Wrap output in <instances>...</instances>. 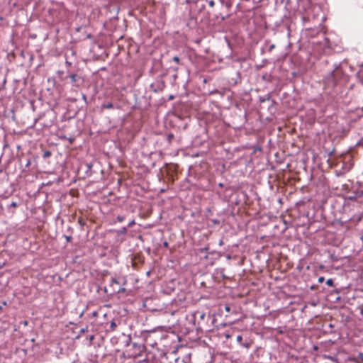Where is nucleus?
Segmentation results:
<instances>
[{"label": "nucleus", "mask_w": 363, "mask_h": 363, "mask_svg": "<svg viewBox=\"0 0 363 363\" xmlns=\"http://www.w3.org/2000/svg\"><path fill=\"white\" fill-rule=\"evenodd\" d=\"M143 307L150 311H162L174 315L175 310L168 308L166 303L162 301L160 296H147L143 301Z\"/></svg>", "instance_id": "nucleus-1"}, {"label": "nucleus", "mask_w": 363, "mask_h": 363, "mask_svg": "<svg viewBox=\"0 0 363 363\" xmlns=\"http://www.w3.org/2000/svg\"><path fill=\"white\" fill-rule=\"evenodd\" d=\"M125 284L126 279L124 277L111 278L109 285L105 286L104 291L107 295H116L125 291L124 287Z\"/></svg>", "instance_id": "nucleus-2"}, {"label": "nucleus", "mask_w": 363, "mask_h": 363, "mask_svg": "<svg viewBox=\"0 0 363 363\" xmlns=\"http://www.w3.org/2000/svg\"><path fill=\"white\" fill-rule=\"evenodd\" d=\"M344 77L345 75L340 69V65H335V69L324 78V84L327 86L333 89L337 85L339 81Z\"/></svg>", "instance_id": "nucleus-3"}, {"label": "nucleus", "mask_w": 363, "mask_h": 363, "mask_svg": "<svg viewBox=\"0 0 363 363\" xmlns=\"http://www.w3.org/2000/svg\"><path fill=\"white\" fill-rule=\"evenodd\" d=\"M168 308H172L177 311L179 308L186 307V298L185 296L174 297L169 303H166Z\"/></svg>", "instance_id": "nucleus-4"}, {"label": "nucleus", "mask_w": 363, "mask_h": 363, "mask_svg": "<svg viewBox=\"0 0 363 363\" xmlns=\"http://www.w3.org/2000/svg\"><path fill=\"white\" fill-rule=\"evenodd\" d=\"M150 87L151 91L155 93H160L164 90L165 87V84L162 79H156L154 82H152L150 84Z\"/></svg>", "instance_id": "nucleus-5"}, {"label": "nucleus", "mask_w": 363, "mask_h": 363, "mask_svg": "<svg viewBox=\"0 0 363 363\" xmlns=\"http://www.w3.org/2000/svg\"><path fill=\"white\" fill-rule=\"evenodd\" d=\"M101 324L104 325L105 330L107 333L114 331L118 325L114 319H111L110 321L107 320V322L101 323Z\"/></svg>", "instance_id": "nucleus-6"}, {"label": "nucleus", "mask_w": 363, "mask_h": 363, "mask_svg": "<svg viewBox=\"0 0 363 363\" xmlns=\"http://www.w3.org/2000/svg\"><path fill=\"white\" fill-rule=\"evenodd\" d=\"M68 77L70 79L71 83L73 86H79L83 82L81 77L77 74H71Z\"/></svg>", "instance_id": "nucleus-7"}, {"label": "nucleus", "mask_w": 363, "mask_h": 363, "mask_svg": "<svg viewBox=\"0 0 363 363\" xmlns=\"http://www.w3.org/2000/svg\"><path fill=\"white\" fill-rule=\"evenodd\" d=\"M363 194V191H357V192H355L351 195H348L347 196L346 199H348V200H351V201H353V200H355L357 199V198H359L362 196Z\"/></svg>", "instance_id": "nucleus-8"}, {"label": "nucleus", "mask_w": 363, "mask_h": 363, "mask_svg": "<svg viewBox=\"0 0 363 363\" xmlns=\"http://www.w3.org/2000/svg\"><path fill=\"white\" fill-rule=\"evenodd\" d=\"M114 107L113 104L111 102H104L101 106V109H111Z\"/></svg>", "instance_id": "nucleus-9"}, {"label": "nucleus", "mask_w": 363, "mask_h": 363, "mask_svg": "<svg viewBox=\"0 0 363 363\" xmlns=\"http://www.w3.org/2000/svg\"><path fill=\"white\" fill-rule=\"evenodd\" d=\"M127 230H128V227H126V226L122 227L121 228H120L119 230H117V233L118 235H125L127 233Z\"/></svg>", "instance_id": "nucleus-10"}, {"label": "nucleus", "mask_w": 363, "mask_h": 363, "mask_svg": "<svg viewBox=\"0 0 363 363\" xmlns=\"http://www.w3.org/2000/svg\"><path fill=\"white\" fill-rule=\"evenodd\" d=\"M196 315H199L200 320H203L206 317V313L204 312L196 311V312H195L194 315L195 316Z\"/></svg>", "instance_id": "nucleus-11"}, {"label": "nucleus", "mask_w": 363, "mask_h": 363, "mask_svg": "<svg viewBox=\"0 0 363 363\" xmlns=\"http://www.w3.org/2000/svg\"><path fill=\"white\" fill-rule=\"evenodd\" d=\"M101 309H100L99 311L94 310V311H93L92 312H91L90 313H87L86 315H87L88 316H91V318H94V317H96V316L98 315V313H99V312H101Z\"/></svg>", "instance_id": "nucleus-12"}, {"label": "nucleus", "mask_w": 363, "mask_h": 363, "mask_svg": "<svg viewBox=\"0 0 363 363\" xmlns=\"http://www.w3.org/2000/svg\"><path fill=\"white\" fill-rule=\"evenodd\" d=\"M51 155H52V153L50 150H45L43 152V158L46 159V158L50 157Z\"/></svg>", "instance_id": "nucleus-13"}, {"label": "nucleus", "mask_w": 363, "mask_h": 363, "mask_svg": "<svg viewBox=\"0 0 363 363\" xmlns=\"http://www.w3.org/2000/svg\"><path fill=\"white\" fill-rule=\"evenodd\" d=\"M357 362L358 363H363V353L359 352L357 357Z\"/></svg>", "instance_id": "nucleus-14"}, {"label": "nucleus", "mask_w": 363, "mask_h": 363, "mask_svg": "<svg viewBox=\"0 0 363 363\" xmlns=\"http://www.w3.org/2000/svg\"><path fill=\"white\" fill-rule=\"evenodd\" d=\"M252 149H253V151H252L253 153H255L257 151L260 152L262 150V147L259 145H254L252 147Z\"/></svg>", "instance_id": "nucleus-15"}, {"label": "nucleus", "mask_w": 363, "mask_h": 363, "mask_svg": "<svg viewBox=\"0 0 363 363\" xmlns=\"http://www.w3.org/2000/svg\"><path fill=\"white\" fill-rule=\"evenodd\" d=\"M210 222H211L212 225H218L220 223V220H218V219H216V218L211 219Z\"/></svg>", "instance_id": "nucleus-16"}, {"label": "nucleus", "mask_w": 363, "mask_h": 363, "mask_svg": "<svg viewBox=\"0 0 363 363\" xmlns=\"http://www.w3.org/2000/svg\"><path fill=\"white\" fill-rule=\"evenodd\" d=\"M17 206H18L17 202H16V201H12L9 205H8L7 208H16Z\"/></svg>", "instance_id": "nucleus-17"}, {"label": "nucleus", "mask_w": 363, "mask_h": 363, "mask_svg": "<svg viewBox=\"0 0 363 363\" xmlns=\"http://www.w3.org/2000/svg\"><path fill=\"white\" fill-rule=\"evenodd\" d=\"M285 28H286V30H287V35L289 37V36H290L291 30H290V26H289V25L288 24V23H285Z\"/></svg>", "instance_id": "nucleus-18"}, {"label": "nucleus", "mask_w": 363, "mask_h": 363, "mask_svg": "<svg viewBox=\"0 0 363 363\" xmlns=\"http://www.w3.org/2000/svg\"><path fill=\"white\" fill-rule=\"evenodd\" d=\"M236 340L241 345V344H242V335H238L237 337H236Z\"/></svg>", "instance_id": "nucleus-19"}, {"label": "nucleus", "mask_w": 363, "mask_h": 363, "mask_svg": "<svg viewBox=\"0 0 363 363\" xmlns=\"http://www.w3.org/2000/svg\"><path fill=\"white\" fill-rule=\"evenodd\" d=\"M116 219L118 222H123L125 220V216L119 215L116 217Z\"/></svg>", "instance_id": "nucleus-20"}, {"label": "nucleus", "mask_w": 363, "mask_h": 363, "mask_svg": "<svg viewBox=\"0 0 363 363\" xmlns=\"http://www.w3.org/2000/svg\"><path fill=\"white\" fill-rule=\"evenodd\" d=\"M172 60L176 62L177 64H179L180 62V58L179 56H174L173 58H172Z\"/></svg>", "instance_id": "nucleus-21"}, {"label": "nucleus", "mask_w": 363, "mask_h": 363, "mask_svg": "<svg viewBox=\"0 0 363 363\" xmlns=\"http://www.w3.org/2000/svg\"><path fill=\"white\" fill-rule=\"evenodd\" d=\"M251 344L250 342H242V344H241V346L245 347V348H249L250 347Z\"/></svg>", "instance_id": "nucleus-22"}, {"label": "nucleus", "mask_w": 363, "mask_h": 363, "mask_svg": "<svg viewBox=\"0 0 363 363\" xmlns=\"http://www.w3.org/2000/svg\"><path fill=\"white\" fill-rule=\"evenodd\" d=\"M174 138V135L172 133H169L167 135V140L170 143L172 140Z\"/></svg>", "instance_id": "nucleus-23"}, {"label": "nucleus", "mask_w": 363, "mask_h": 363, "mask_svg": "<svg viewBox=\"0 0 363 363\" xmlns=\"http://www.w3.org/2000/svg\"><path fill=\"white\" fill-rule=\"evenodd\" d=\"M225 310L227 312H228V313L231 312V311H232L231 306H230L229 304H226V305L225 306Z\"/></svg>", "instance_id": "nucleus-24"}, {"label": "nucleus", "mask_w": 363, "mask_h": 363, "mask_svg": "<svg viewBox=\"0 0 363 363\" xmlns=\"http://www.w3.org/2000/svg\"><path fill=\"white\" fill-rule=\"evenodd\" d=\"M326 284L328 286H333V280L332 279H329L326 281Z\"/></svg>", "instance_id": "nucleus-25"}, {"label": "nucleus", "mask_w": 363, "mask_h": 363, "mask_svg": "<svg viewBox=\"0 0 363 363\" xmlns=\"http://www.w3.org/2000/svg\"><path fill=\"white\" fill-rule=\"evenodd\" d=\"M224 336L226 339H229V338L232 337V334L228 332H226L224 333Z\"/></svg>", "instance_id": "nucleus-26"}, {"label": "nucleus", "mask_w": 363, "mask_h": 363, "mask_svg": "<svg viewBox=\"0 0 363 363\" xmlns=\"http://www.w3.org/2000/svg\"><path fill=\"white\" fill-rule=\"evenodd\" d=\"M67 242H70L72 240V237L71 235H64Z\"/></svg>", "instance_id": "nucleus-27"}, {"label": "nucleus", "mask_w": 363, "mask_h": 363, "mask_svg": "<svg viewBox=\"0 0 363 363\" xmlns=\"http://www.w3.org/2000/svg\"><path fill=\"white\" fill-rule=\"evenodd\" d=\"M208 5L211 6V7H213L214 5H215V2L213 0H209V1H207Z\"/></svg>", "instance_id": "nucleus-28"}, {"label": "nucleus", "mask_w": 363, "mask_h": 363, "mask_svg": "<svg viewBox=\"0 0 363 363\" xmlns=\"http://www.w3.org/2000/svg\"><path fill=\"white\" fill-rule=\"evenodd\" d=\"M134 224H135V220L133 219L128 223V224L126 227H128V228L131 227L132 225H133Z\"/></svg>", "instance_id": "nucleus-29"}, {"label": "nucleus", "mask_w": 363, "mask_h": 363, "mask_svg": "<svg viewBox=\"0 0 363 363\" xmlns=\"http://www.w3.org/2000/svg\"><path fill=\"white\" fill-rule=\"evenodd\" d=\"M275 48V45L274 44H272L270 45V46L269 47V51H272L274 48Z\"/></svg>", "instance_id": "nucleus-30"}, {"label": "nucleus", "mask_w": 363, "mask_h": 363, "mask_svg": "<svg viewBox=\"0 0 363 363\" xmlns=\"http://www.w3.org/2000/svg\"><path fill=\"white\" fill-rule=\"evenodd\" d=\"M133 346L135 348H137L140 352V346L137 345L136 344H133Z\"/></svg>", "instance_id": "nucleus-31"}, {"label": "nucleus", "mask_w": 363, "mask_h": 363, "mask_svg": "<svg viewBox=\"0 0 363 363\" xmlns=\"http://www.w3.org/2000/svg\"><path fill=\"white\" fill-rule=\"evenodd\" d=\"M208 250V247H204V248H202L201 249V252H207Z\"/></svg>", "instance_id": "nucleus-32"}, {"label": "nucleus", "mask_w": 363, "mask_h": 363, "mask_svg": "<svg viewBox=\"0 0 363 363\" xmlns=\"http://www.w3.org/2000/svg\"><path fill=\"white\" fill-rule=\"evenodd\" d=\"M342 299V296H336L335 302H338Z\"/></svg>", "instance_id": "nucleus-33"}, {"label": "nucleus", "mask_w": 363, "mask_h": 363, "mask_svg": "<svg viewBox=\"0 0 363 363\" xmlns=\"http://www.w3.org/2000/svg\"><path fill=\"white\" fill-rule=\"evenodd\" d=\"M30 164V160H28L26 164V167H28Z\"/></svg>", "instance_id": "nucleus-34"}, {"label": "nucleus", "mask_w": 363, "mask_h": 363, "mask_svg": "<svg viewBox=\"0 0 363 363\" xmlns=\"http://www.w3.org/2000/svg\"><path fill=\"white\" fill-rule=\"evenodd\" d=\"M324 281V278L323 277H320L318 278V281L319 282H323Z\"/></svg>", "instance_id": "nucleus-35"}, {"label": "nucleus", "mask_w": 363, "mask_h": 363, "mask_svg": "<svg viewBox=\"0 0 363 363\" xmlns=\"http://www.w3.org/2000/svg\"><path fill=\"white\" fill-rule=\"evenodd\" d=\"M82 99H83V100H84L86 103H87V101H86V95L83 94V95H82Z\"/></svg>", "instance_id": "nucleus-36"}, {"label": "nucleus", "mask_w": 363, "mask_h": 363, "mask_svg": "<svg viewBox=\"0 0 363 363\" xmlns=\"http://www.w3.org/2000/svg\"><path fill=\"white\" fill-rule=\"evenodd\" d=\"M86 166H87V168L89 169L91 168L92 164L91 163H89V164H87Z\"/></svg>", "instance_id": "nucleus-37"}, {"label": "nucleus", "mask_w": 363, "mask_h": 363, "mask_svg": "<svg viewBox=\"0 0 363 363\" xmlns=\"http://www.w3.org/2000/svg\"><path fill=\"white\" fill-rule=\"evenodd\" d=\"M84 311H82L79 314V317H82L84 315Z\"/></svg>", "instance_id": "nucleus-38"}, {"label": "nucleus", "mask_w": 363, "mask_h": 363, "mask_svg": "<svg viewBox=\"0 0 363 363\" xmlns=\"http://www.w3.org/2000/svg\"><path fill=\"white\" fill-rule=\"evenodd\" d=\"M163 245H164V247H168V242H164L163 243Z\"/></svg>", "instance_id": "nucleus-39"}, {"label": "nucleus", "mask_w": 363, "mask_h": 363, "mask_svg": "<svg viewBox=\"0 0 363 363\" xmlns=\"http://www.w3.org/2000/svg\"><path fill=\"white\" fill-rule=\"evenodd\" d=\"M73 141H74V139H72V138H69V142H70V143H73Z\"/></svg>", "instance_id": "nucleus-40"}, {"label": "nucleus", "mask_w": 363, "mask_h": 363, "mask_svg": "<svg viewBox=\"0 0 363 363\" xmlns=\"http://www.w3.org/2000/svg\"><path fill=\"white\" fill-rule=\"evenodd\" d=\"M172 69L176 72L178 70V67H173Z\"/></svg>", "instance_id": "nucleus-41"}, {"label": "nucleus", "mask_w": 363, "mask_h": 363, "mask_svg": "<svg viewBox=\"0 0 363 363\" xmlns=\"http://www.w3.org/2000/svg\"><path fill=\"white\" fill-rule=\"evenodd\" d=\"M223 240H220V242H219V245H223Z\"/></svg>", "instance_id": "nucleus-42"}, {"label": "nucleus", "mask_w": 363, "mask_h": 363, "mask_svg": "<svg viewBox=\"0 0 363 363\" xmlns=\"http://www.w3.org/2000/svg\"><path fill=\"white\" fill-rule=\"evenodd\" d=\"M302 19H303V21H306V17H304V16H303V17L302 18Z\"/></svg>", "instance_id": "nucleus-43"}, {"label": "nucleus", "mask_w": 363, "mask_h": 363, "mask_svg": "<svg viewBox=\"0 0 363 363\" xmlns=\"http://www.w3.org/2000/svg\"><path fill=\"white\" fill-rule=\"evenodd\" d=\"M264 101H265V99H260V101H261V102H264Z\"/></svg>", "instance_id": "nucleus-44"}, {"label": "nucleus", "mask_w": 363, "mask_h": 363, "mask_svg": "<svg viewBox=\"0 0 363 363\" xmlns=\"http://www.w3.org/2000/svg\"><path fill=\"white\" fill-rule=\"evenodd\" d=\"M103 315H104V317H105V318H106V317H107V314H106V313H103Z\"/></svg>", "instance_id": "nucleus-45"}, {"label": "nucleus", "mask_w": 363, "mask_h": 363, "mask_svg": "<svg viewBox=\"0 0 363 363\" xmlns=\"http://www.w3.org/2000/svg\"><path fill=\"white\" fill-rule=\"evenodd\" d=\"M218 186H219L220 187H223V184H222V183H220V184H218Z\"/></svg>", "instance_id": "nucleus-46"}, {"label": "nucleus", "mask_w": 363, "mask_h": 363, "mask_svg": "<svg viewBox=\"0 0 363 363\" xmlns=\"http://www.w3.org/2000/svg\"><path fill=\"white\" fill-rule=\"evenodd\" d=\"M150 271H148V272H147V276H149V275H150Z\"/></svg>", "instance_id": "nucleus-47"}, {"label": "nucleus", "mask_w": 363, "mask_h": 363, "mask_svg": "<svg viewBox=\"0 0 363 363\" xmlns=\"http://www.w3.org/2000/svg\"><path fill=\"white\" fill-rule=\"evenodd\" d=\"M94 338V336L92 335L91 337H90V339L92 340Z\"/></svg>", "instance_id": "nucleus-48"}, {"label": "nucleus", "mask_w": 363, "mask_h": 363, "mask_svg": "<svg viewBox=\"0 0 363 363\" xmlns=\"http://www.w3.org/2000/svg\"><path fill=\"white\" fill-rule=\"evenodd\" d=\"M362 140H363V138H362Z\"/></svg>", "instance_id": "nucleus-49"}]
</instances>
